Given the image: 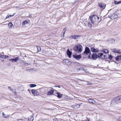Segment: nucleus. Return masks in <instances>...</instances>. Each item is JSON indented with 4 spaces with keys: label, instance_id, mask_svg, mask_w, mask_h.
<instances>
[{
    "label": "nucleus",
    "instance_id": "nucleus-1",
    "mask_svg": "<svg viewBox=\"0 0 121 121\" xmlns=\"http://www.w3.org/2000/svg\"><path fill=\"white\" fill-rule=\"evenodd\" d=\"M89 17L91 21V22L92 24H96L99 20H99V21H100V19L99 17L95 15H93L92 16H90Z\"/></svg>",
    "mask_w": 121,
    "mask_h": 121
},
{
    "label": "nucleus",
    "instance_id": "nucleus-2",
    "mask_svg": "<svg viewBox=\"0 0 121 121\" xmlns=\"http://www.w3.org/2000/svg\"><path fill=\"white\" fill-rule=\"evenodd\" d=\"M73 49L75 51L78 52H82V45L80 44H78L75 46Z\"/></svg>",
    "mask_w": 121,
    "mask_h": 121
},
{
    "label": "nucleus",
    "instance_id": "nucleus-3",
    "mask_svg": "<svg viewBox=\"0 0 121 121\" xmlns=\"http://www.w3.org/2000/svg\"><path fill=\"white\" fill-rule=\"evenodd\" d=\"M84 23L85 26L88 29H90L91 28L92 26L91 24L89 22L85 21Z\"/></svg>",
    "mask_w": 121,
    "mask_h": 121
},
{
    "label": "nucleus",
    "instance_id": "nucleus-4",
    "mask_svg": "<svg viewBox=\"0 0 121 121\" xmlns=\"http://www.w3.org/2000/svg\"><path fill=\"white\" fill-rule=\"evenodd\" d=\"M99 58L101 59H104L106 58L105 56L104 55L103 53H99L97 56Z\"/></svg>",
    "mask_w": 121,
    "mask_h": 121
},
{
    "label": "nucleus",
    "instance_id": "nucleus-5",
    "mask_svg": "<svg viewBox=\"0 0 121 121\" xmlns=\"http://www.w3.org/2000/svg\"><path fill=\"white\" fill-rule=\"evenodd\" d=\"M31 91L32 94L34 96H36L39 95L38 92L37 90H34L33 89Z\"/></svg>",
    "mask_w": 121,
    "mask_h": 121
},
{
    "label": "nucleus",
    "instance_id": "nucleus-6",
    "mask_svg": "<svg viewBox=\"0 0 121 121\" xmlns=\"http://www.w3.org/2000/svg\"><path fill=\"white\" fill-rule=\"evenodd\" d=\"M63 63H65V64L69 65L71 64V62L68 59H67L63 60Z\"/></svg>",
    "mask_w": 121,
    "mask_h": 121
},
{
    "label": "nucleus",
    "instance_id": "nucleus-7",
    "mask_svg": "<svg viewBox=\"0 0 121 121\" xmlns=\"http://www.w3.org/2000/svg\"><path fill=\"white\" fill-rule=\"evenodd\" d=\"M19 56H17L14 59H12L9 60L11 61L12 62H16L19 60Z\"/></svg>",
    "mask_w": 121,
    "mask_h": 121
},
{
    "label": "nucleus",
    "instance_id": "nucleus-8",
    "mask_svg": "<svg viewBox=\"0 0 121 121\" xmlns=\"http://www.w3.org/2000/svg\"><path fill=\"white\" fill-rule=\"evenodd\" d=\"M117 103L118 104L121 101V95L115 98Z\"/></svg>",
    "mask_w": 121,
    "mask_h": 121
},
{
    "label": "nucleus",
    "instance_id": "nucleus-9",
    "mask_svg": "<svg viewBox=\"0 0 121 121\" xmlns=\"http://www.w3.org/2000/svg\"><path fill=\"white\" fill-rule=\"evenodd\" d=\"M112 51L115 53L119 54H121V50H117L116 49H112Z\"/></svg>",
    "mask_w": 121,
    "mask_h": 121
},
{
    "label": "nucleus",
    "instance_id": "nucleus-10",
    "mask_svg": "<svg viewBox=\"0 0 121 121\" xmlns=\"http://www.w3.org/2000/svg\"><path fill=\"white\" fill-rule=\"evenodd\" d=\"M90 50L89 48L88 47H86L85 48V51L84 52V54L86 53V54L87 55L88 53H90Z\"/></svg>",
    "mask_w": 121,
    "mask_h": 121
},
{
    "label": "nucleus",
    "instance_id": "nucleus-11",
    "mask_svg": "<svg viewBox=\"0 0 121 121\" xmlns=\"http://www.w3.org/2000/svg\"><path fill=\"white\" fill-rule=\"evenodd\" d=\"M99 6L101 8L104 9L105 8V5L103 3H98Z\"/></svg>",
    "mask_w": 121,
    "mask_h": 121
},
{
    "label": "nucleus",
    "instance_id": "nucleus-12",
    "mask_svg": "<svg viewBox=\"0 0 121 121\" xmlns=\"http://www.w3.org/2000/svg\"><path fill=\"white\" fill-rule=\"evenodd\" d=\"M74 57L76 59L79 60L82 57L81 55H73Z\"/></svg>",
    "mask_w": 121,
    "mask_h": 121
},
{
    "label": "nucleus",
    "instance_id": "nucleus-13",
    "mask_svg": "<svg viewBox=\"0 0 121 121\" xmlns=\"http://www.w3.org/2000/svg\"><path fill=\"white\" fill-rule=\"evenodd\" d=\"M67 55L70 58L72 54V52L70 51L69 49H68L67 50Z\"/></svg>",
    "mask_w": 121,
    "mask_h": 121
},
{
    "label": "nucleus",
    "instance_id": "nucleus-14",
    "mask_svg": "<svg viewBox=\"0 0 121 121\" xmlns=\"http://www.w3.org/2000/svg\"><path fill=\"white\" fill-rule=\"evenodd\" d=\"M118 103H117L116 100L115 98L112 99L111 101V104H112V105L114 104H117Z\"/></svg>",
    "mask_w": 121,
    "mask_h": 121
},
{
    "label": "nucleus",
    "instance_id": "nucleus-15",
    "mask_svg": "<svg viewBox=\"0 0 121 121\" xmlns=\"http://www.w3.org/2000/svg\"><path fill=\"white\" fill-rule=\"evenodd\" d=\"M91 57L92 59L93 60H95L97 58V54L95 53H93V54Z\"/></svg>",
    "mask_w": 121,
    "mask_h": 121
},
{
    "label": "nucleus",
    "instance_id": "nucleus-16",
    "mask_svg": "<svg viewBox=\"0 0 121 121\" xmlns=\"http://www.w3.org/2000/svg\"><path fill=\"white\" fill-rule=\"evenodd\" d=\"M91 51L93 52H97L98 50L97 49H95L93 47L91 48Z\"/></svg>",
    "mask_w": 121,
    "mask_h": 121
},
{
    "label": "nucleus",
    "instance_id": "nucleus-17",
    "mask_svg": "<svg viewBox=\"0 0 121 121\" xmlns=\"http://www.w3.org/2000/svg\"><path fill=\"white\" fill-rule=\"evenodd\" d=\"M9 27V29H12V27H13V25L11 22H10L8 24Z\"/></svg>",
    "mask_w": 121,
    "mask_h": 121
},
{
    "label": "nucleus",
    "instance_id": "nucleus-18",
    "mask_svg": "<svg viewBox=\"0 0 121 121\" xmlns=\"http://www.w3.org/2000/svg\"><path fill=\"white\" fill-rule=\"evenodd\" d=\"M88 101L89 102L95 104V101L93 99H90L88 100Z\"/></svg>",
    "mask_w": 121,
    "mask_h": 121
},
{
    "label": "nucleus",
    "instance_id": "nucleus-19",
    "mask_svg": "<svg viewBox=\"0 0 121 121\" xmlns=\"http://www.w3.org/2000/svg\"><path fill=\"white\" fill-rule=\"evenodd\" d=\"M54 92V90H51L48 92L47 93V95H52L53 94Z\"/></svg>",
    "mask_w": 121,
    "mask_h": 121
},
{
    "label": "nucleus",
    "instance_id": "nucleus-20",
    "mask_svg": "<svg viewBox=\"0 0 121 121\" xmlns=\"http://www.w3.org/2000/svg\"><path fill=\"white\" fill-rule=\"evenodd\" d=\"M115 59L117 61H119L121 60V55L117 56L116 57Z\"/></svg>",
    "mask_w": 121,
    "mask_h": 121
},
{
    "label": "nucleus",
    "instance_id": "nucleus-21",
    "mask_svg": "<svg viewBox=\"0 0 121 121\" xmlns=\"http://www.w3.org/2000/svg\"><path fill=\"white\" fill-rule=\"evenodd\" d=\"M72 38L75 39H77L78 37H80V36L79 35H74L72 36Z\"/></svg>",
    "mask_w": 121,
    "mask_h": 121
},
{
    "label": "nucleus",
    "instance_id": "nucleus-22",
    "mask_svg": "<svg viewBox=\"0 0 121 121\" xmlns=\"http://www.w3.org/2000/svg\"><path fill=\"white\" fill-rule=\"evenodd\" d=\"M111 17L112 18H116L118 17V16L117 15L115 14L114 13L113 14H112L111 16Z\"/></svg>",
    "mask_w": 121,
    "mask_h": 121
},
{
    "label": "nucleus",
    "instance_id": "nucleus-23",
    "mask_svg": "<svg viewBox=\"0 0 121 121\" xmlns=\"http://www.w3.org/2000/svg\"><path fill=\"white\" fill-rule=\"evenodd\" d=\"M28 23L27 21L25 20L22 23V26L24 27V26L26 24Z\"/></svg>",
    "mask_w": 121,
    "mask_h": 121
},
{
    "label": "nucleus",
    "instance_id": "nucleus-24",
    "mask_svg": "<svg viewBox=\"0 0 121 121\" xmlns=\"http://www.w3.org/2000/svg\"><path fill=\"white\" fill-rule=\"evenodd\" d=\"M78 104H76L74 105H72L71 107L73 108H78L77 107L78 106Z\"/></svg>",
    "mask_w": 121,
    "mask_h": 121
},
{
    "label": "nucleus",
    "instance_id": "nucleus-25",
    "mask_svg": "<svg viewBox=\"0 0 121 121\" xmlns=\"http://www.w3.org/2000/svg\"><path fill=\"white\" fill-rule=\"evenodd\" d=\"M57 96L58 98H61L62 97V94L59 93H56Z\"/></svg>",
    "mask_w": 121,
    "mask_h": 121
},
{
    "label": "nucleus",
    "instance_id": "nucleus-26",
    "mask_svg": "<svg viewBox=\"0 0 121 121\" xmlns=\"http://www.w3.org/2000/svg\"><path fill=\"white\" fill-rule=\"evenodd\" d=\"M102 52L105 53H108L109 52L108 50L106 49H104L103 50Z\"/></svg>",
    "mask_w": 121,
    "mask_h": 121
},
{
    "label": "nucleus",
    "instance_id": "nucleus-27",
    "mask_svg": "<svg viewBox=\"0 0 121 121\" xmlns=\"http://www.w3.org/2000/svg\"><path fill=\"white\" fill-rule=\"evenodd\" d=\"M33 117H34L32 115L30 116V118H29L28 119L29 121H32L34 119V118Z\"/></svg>",
    "mask_w": 121,
    "mask_h": 121
},
{
    "label": "nucleus",
    "instance_id": "nucleus-28",
    "mask_svg": "<svg viewBox=\"0 0 121 121\" xmlns=\"http://www.w3.org/2000/svg\"><path fill=\"white\" fill-rule=\"evenodd\" d=\"M2 115H3V116L5 118L8 117L9 116V115H5V114H4V112H3L2 113Z\"/></svg>",
    "mask_w": 121,
    "mask_h": 121
},
{
    "label": "nucleus",
    "instance_id": "nucleus-29",
    "mask_svg": "<svg viewBox=\"0 0 121 121\" xmlns=\"http://www.w3.org/2000/svg\"><path fill=\"white\" fill-rule=\"evenodd\" d=\"M30 86L31 87H36V85L34 84H31L30 85Z\"/></svg>",
    "mask_w": 121,
    "mask_h": 121
},
{
    "label": "nucleus",
    "instance_id": "nucleus-30",
    "mask_svg": "<svg viewBox=\"0 0 121 121\" xmlns=\"http://www.w3.org/2000/svg\"><path fill=\"white\" fill-rule=\"evenodd\" d=\"M121 3V1H115L114 3L115 4H118Z\"/></svg>",
    "mask_w": 121,
    "mask_h": 121
},
{
    "label": "nucleus",
    "instance_id": "nucleus-31",
    "mask_svg": "<svg viewBox=\"0 0 121 121\" xmlns=\"http://www.w3.org/2000/svg\"><path fill=\"white\" fill-rule=\"evenodd\" d=\"M66 28H64V29H63V37H64V34H65V32L66 31Z\"/></svg>",
    "mask_w": 121,
    "mask_h": 121
},
{
    "label": "nucleus",
    "instance_id": "nucleus-32",
    "mask_svg": "<svg viewBox=\"0 0 121 121\" xmlns=\"http://www.w3.org/2000/svg\"><path fill=\"white\" fill-rule=\"evenodd\" d=\"M15 13H14L13 15H8L6 17V18H5V19H7V18H10V16H13L15 14Z\"/></svg>",
    "mask_w": 121,
    "mask_h": 121
},
{
    "label": "nucleus",
    "instance_id": "nucleus-33",
    "mask_svg": "<svg viewBox=\"0 0 121 121\" xmlns=\"http://www.w3.org/2000/svg\"><path fill=\"white\" fill-rule=\"evenodd\" d=\"M37 48L38 50V51L39 52H40L41 50V47H37Z\"/></svg>",
    "mask_w": 121,
    "mask_h": 121
},
{
    "label": "nucleus",
    "instance_id": "nucleus-34",
    "mask_svg": "<svg viewBox=\"0 0 121 121\" xmlns=\"http://www.w3.org/2000/svg\"><path fill=\"white\" fill-rule=\"evenodd\" d=\"M87 85H89L91 86L92 85V84L90 82H89L88 81H87Z\"/></svg>",
    "mask_w": 121,
    "mask_h": 121
},
{
    "label": "nucleus",
    "instance_id": "nucleus-35",
    "mask_svg": "<svg viewBox=\"0 0 121 121\" xmlns=\"http://www.w3.org/2000/svg\"><path fill=\"white\" fill-rule=\"evenodd\" d=\"M108 58L110 60H112V56L111 55H108Z\"/></svg>",
    "mask_w": 121,
    "mask_h": 121
},
{
    "label": "nucleus",
    "instance_id": "nucleus-36",
    "mask_svg": "<svg viewBox=\"0 0 121 121\" xmlns=\"http://www.w3.org/2000/svg\"><path fill=\"white\" fill-rule=\"evenodd\" d=\"M2 58L3 59H4V56L3 55H1L0 56V58Z\"/></svg>",
    "mask_w": 121,
    "mask_h": 121
},
{
    "label": "nucleus",
    "instance_id": "nucleus-37",
    "mask_svg": "<svg viewBox=\"0 0 121 121\" xmlns=\"http://www.w3.org/2000/svg\"><path fill=\"white\" fill-rule=\"evenodd\" d=\"M8 88L10 91H13V90L11 89V88L9 86L8 87Z\"/></svg>",
    "mask_w": 121,
    "mask_h": 121
},
{
    "label": "nucleus",
    "instance_id": "nucleus-38",
    "mask_svg": "<svg viewBox=\"0 0 121 121\" xmlns=\"http://www.w3.org/2000/svg\"><path fill=\"white\" fill-rule=\"evenodd\" d=\"M118 121H121V117H119L117 119Z\"/></svg>",
    "mask_w": 121,
    "mask_h": 121
},
{
    "label": "nucleus",
    "instance_id": "nucleus-39",
    "mask_svg": "<svg viewBox=\"0 0 121 121\" xmlns=\"http://www.w3.org/2000/svg\"><path fill=\"white\" fill-rule=\"evenodd\" d=\"M4 59L5 58H7L9 57V56H8L5 55H4Z\"/></svg>",
    "mask_w": 121,
    "mask_h": 121
},
{
    "label": "nucleus",
    "instance_id": "nucleus-40",
    "mask_svg": "<svg viewBox=\"0 0 121 121\" xmlns=\"http://www.w3.org/2000/svg\"><path fill=\"white\" fill-rule=\"evenodd\" d=\"M112 43H114L115 42V40L113 39H112Z\"/></svg>",
    "mask_w": 121,
    "mask_h": 121
},
{
    "label": "nucleus",
    "instance_id": "nucleus-41",
    "mask_svg": "<svg viewBox=\"0 0 121 121\" xmlns=\"http://www.w3.org/2000/svg\"><path fill=\"white\" fill-rule=\"evenodd\" d=\"M79 70H85L84 69L82 68H80L79 69Z\"/></svg>",
    "mask_w": 121,
    "mask_h": 121
},
{
    "label": "nucleus",
    "instance_id": "nucleus-42",
    "mask_svg": "<svg viewBox=\"0 0 121 121\" xmlns=\"http://www.w3.org/2000/svg\"><path fill=\"white\" fill-rule=\"evenodd\" d=\"M82 104V103H79V104H78V107H77V108H79L80 107V106L81 104Z\"/></svg>",
    "mask_w": 121,
    "mask_h": 121
},
{
    "label": "nucleus",
    "instance_id": "nucleus-43",
    "mask_svg": "<svg viewBox=\"0 0 121 121\" xmlns=\"http://www.w3.org/2000/svg\"><path fill=\"white\" fill-rule=\"evenodd\" d=\"M53 121H58L56 119H53Z\"/></svg>",
    "mask_w": 121,
    "mask_h": 121
},
{
    "label": "nucleus",
    "instance_id": "nucleus-44",
    "mask_svg": "<svg viewBox=\"0 0 121 121\" xmlns=\"http://www.w3.org/2000/svg\"><path fill=\"white\" fill-rule=\"evenodd\" d=\"M91 55H89V56H88V57L89 58H91V57L90 56Z\"/></svg>",
    "mask_w": 121,
    "mask_h": 121
},
{
    "label": "nucleus",
    "instance_id": "nucleus-45",
    "mask_svg": "<svg viewBox=\"0 0 121 121\" xmlns=\"http://www.w3.org/2000/svg\"><path fill=\"white\" fill-rule=\"evenodd\" d=\"M79 70V69H77V71H79V70Z\"/></svg>",
    "mask_w": 121,
    "mask_h": 121
},
{
    "label": "nucleus",
    "instance_id": "nucleus-46",
    "mask_svg": "<svg viewBox=\"0 0 121 121\" xmlns=\"http://www.w3.org/2000/svg\"><path fill=\"white\" fill-rule=\"evenodd\" d=\"M28 91H29L30 92V90H29V89H28Z\"/></svg>",
    "mask_w": 121,
    "mask_h": 121
},
{
    "label": "nucleus",
    "instance_id": "nucleus-47",
    "mask_svg": "<svg viewBox=\"0 0 121 121\" xmlns=\"http://www.w3.org/2000/svg\"><path fill=\"white\" fill-rule=\"evenodd\" d=\"M57 87H59V88H60V87L59 86H58Z\"/></svg>",
    "mask_w": 121,
    "mask_h": 121
},
{
    "label": "nucleus",
    "instance_id": "nucleus-48",
    "mask_svg": "<svg viewBox=\"0 0 121 121\" xmlns=\"http://www.w3.org/2000/svg\"><path fill=\"white\" fill-rule=\"evenodd\" d=\"M58 86H55V87H57Z\"/></svg>",
    "mask_w": 121,
    "mask_h": 121
},
{
    "label": "nucleus",
    "instance_id": "nucleus-49",
    "mask_svg": "<svg viewBox=\"0 0 121 121\" xmlns=\"http://www.w3.org/2000/svg\"><path fill=\"white\" fill-rule=\"evenodd\" d=\"M12 16H10V17H12Z\"/></svg>",
    "mask_w": 121,
    "mask_h": 121
},
{
    "label": "nucleus",
    "instance_id": "nucleus-50",
    "mask_svg": "<svg viewBox=\"0 0 121 121\" xmlns=\"http://www.w3.org/2000/svg\"><path fill=\"white\" fill-rule=\"evenodd\" d=\"M74 97H75V98H76V97H75V96H74Z\"/></svg>",
    "mask_w": 121,
    "mask_h": 121
},
{
    "label": "nucleus",
    "instance_id": "nucleus-51",
    "mask_svg": "<svg viewBox=\"0 0 121 121\" xmlns=\"http://www.w3.org/2000/svg\"><path fill=\"white\" fill-rule=\"evenodd\" d=\"M77 99V100H79L78 99Z\"/></svg>",
    "mask_w": 121,
    "mask_h": 121
}]
</instances>
